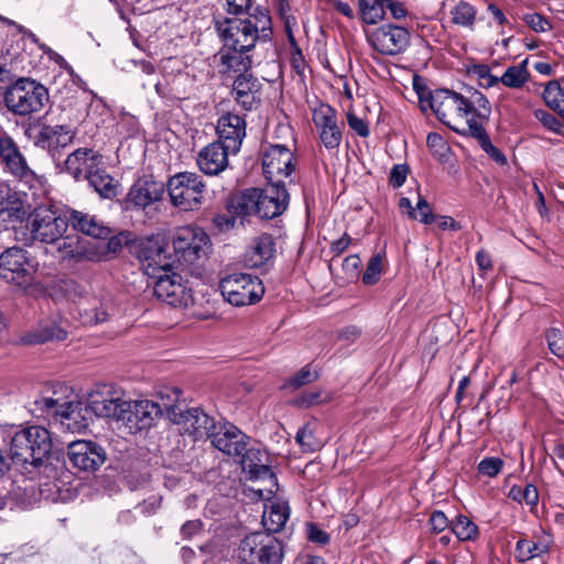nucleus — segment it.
<instances>
[{"mask_svg":"<svg viewBox=\"0 0 564 564\" xmlns=\"http://www.w3.org/2000/svg\"><path fill=\"white\" fill-rule=\"evenodd\" d=\"M473 73L477 76L481 87L490 88L499 84V77L492 75L487 65H475Z\"/></svg>","mask_w":564,"mask_h":564,"instance_id":"nucleus-56","label":"nucleus"},{"mask_svg":"<svg viewBox=\"0 0 564 564\" xmlns=\"http://www.w3.org/2000/svg\"><path fill=\"white\" fill-rule=\"evenodd\" d=\"M451 532L458 541H475L479 536V528L467 516L458 514L451 520Z\"/></svg>","mask_w":564,"mask_h":564,"instance_id":"nucleus-40","label":"nucleus"},{"mask_svg":"<svg viewBox=\"0 0 564 564\" xmlns=\"http://www.w3.org/2000/svg\"><path fill=\"white\" fill-rule=\"evenodd\" d=\"M171 420L182 425L184 434H188L195 441L202 438L212 440V434L217 430L215 420L198 408L183 410L178 405L169 406Z\"/></svg>","mask_w":564,"mask_h":564,"instance_id":"nucleus-15","label":"nucleus"},{"mask_svg":"<svg viewBox=\"0 0 564 564\" xmlns=\"http://www.w3.org/2000/svg\"><path fill=\"white\" fill-rule=\"evenodd\" d=\"M0 164L20 185L33 191L34 196L44 193L45 178L29 166L15 141L7 134L0 137Z\"/></svg>","mask_w":564,"mask_h":564,"instance_id":"nucleus-3","label":"nucleus"},{"mask_svg":"<svg viewBox=\"0 0 564 564\" xmlns=\"http://www.w3.org/2000/svg\"><path fill=\"white\" fill-rule=\"evenodd\" d=\"M155 280L153 292L159 300L174 307H187L193 303L192 288L181 274L172 271Z\"/></svg>","mask_w":564,"mask_h":564,"instance_id":"nucleus-16","label":"nucleus"},{"mask_svg":"<svg viewBox=\"0 0 564 564\" xmlns=\"http://www.w3.org/2000/svg\"><path fill=\"white\" fill-rule=\"evenodd\" d=\"M359 13L367 24H376L384 18L382 0H359Z\"/></svg>","mask_w":564,"mask_h":564,"instance_id":"nucleus-46","label":"nucleus"},{"mask_svg":"<svg viewBox=\"0 0 564 564\" xmlns=\"http://www.w3.org/2000/svg\"><path fill=\"white\" fill-rule=\"evenodd\" d=\"M252 48L221 46L215 55L219 73L223 75L247 74L252 66Z\"/></svg>","mask_w":564,"mask_h":564,"instance_id":"nucleus-24","label":"nucleus"},{"mask_svg":"<svg viewBox=\"0 0 564 564\" xmlns=\"http://www.w3.org/2000/svg\"><path fill=\"white\" fill-rule=\"evenodd\" d=\"M509 497L520 503L524 502L528 506L534 507L539 501V491L532 484H528L525 487L514 485L509 491Z\"/></svg>","mask_w":564,"mask_h":564,"instance_id":"nucleus-48","label":"nucleus"},{"mask_svg":"<svg viewBox=\"0 0 564 564\" xmlns=\"http://www.w3.org/2000/svg\"><path fill=\"white\" fill-rule=\"evenodd\" d=\"M489 122V118L480 120L478 123H474L470 128H467L468 133L466 137L474 138L478 141L480 148L498 164H507L506 155L491 143L490 137L486 130V126Z\"/></svg>","mask_w":564,"mask_h":564,"instance_id":"nucleus-36","label":"nucleus"},{"mask_svg":"<svg viewBox=\"0 0 564 564\" xmlns=\"http://www.w3.org/2000/svg\"><path fill=\"white\" fill-rule=\"evenodd\" d=\"M371 46L383 55H397L410 44V33L405 28L387 24L375 30L369 36Z\"/></svg>","mask_w":564,"mask_h":564,"instance_id":"nucleus-19","label":"nucleus"},{"mask_svg":"<svg viewBox=\"0 0 564 564\" xmlns=\"http://www.w3.org/2000/svg\"><path fill=\"white\" fill-rule=\"evenodd\" d=\"M36 269L22 248H8L0 254V276L9 283L25 288L33 281Z\"/></svg>","mask_w":564,"mask_h":564,"instance_id":"nucleus-14","label":"nucleus"},{"mask_svg":"<svg viewBox=\"0 0 564 564\" xmlns=\"http://www.w3.org/2000/svg\"><path fill=\"white\" fill-rule=\"evenodd\" d=\"M212 444L228 456H240L246 451L249 437L230 423H224L212 434Z\"/></svg>","mask_w":564,"mask_h":564,"instance_id":"nucleus-27","label":"nucleus"},{"mask_svg":"<svg viewBox=\"0 0 564 564\" xmlns=\"http://www.w3.org/2000/svg\"><path fill=\"white\" fill-rule=\"evenodd\" d=\"M171 204L182 212L200 209L205 199L206 184L194 172H180L171 176L166 184Z\"/></svg>","mask_w":564,"mask_h":564,"instance_id":"nucleus-8","label":"nucleus"},{"mask_svg":"<svg viewBox=\"0 0 564 564\" xmlns=\"http://www.w3.org/2000/svg\"><path fill=\"white\" fill-rule=\"evenodd\" d=\"M127 404L121 422L131 433L150 429L163 413L161 405L151 400H127Z\"/></svg>","mask_w":564,"mask_h":564,"instance_id":"nucleus-18","label":"nucleus"},{"mask_svg":"<svg viewBox=\"0 0 564 564\" xmlns=\"http://www.w3.org/2000/svg\"><path fill=\"white\" fill-rule=\"evenodd\" d=\"M262 169L268 183L289 185L293 183L296 159L285 144H269L262 154Z\"/></svg>","mask_w":564,"mask_h":564,"instance_id":"nucleus-10","label":"nucleus"},{"mask_svg":"<svg viewBox=\"0 0 564 564\" xmlns=\"http://www.w3.org/2000/svg\"><path fill=\"white\" fill-rule=\"evenodd\" d=\"M35 405L52 416L54 424L72 433L86 430L93 420L87 402L79 400L59 402L54 398H42L35 401Z\"/></svg>","mask_w":564,"mask_h":564,"instance_id":"nucleus-4","label":"nucleus"},{"mask_svg":"<svg viewBox=\"0 0 564 564\" xmlns=\"http://www.w3.org/2000/svg\"><path fill=\"white\" fill-rule=\"evenodd\" d=\"M296 443L303 452L313 453L321 449L324 445L323 441L315 435V424L306 423L299 429L295 435Z\"/></svg>","mask_w":564,"mask_h":564,"instance_id":"nucleus-43","label":"nucleus"},{"mask_svg":"<svg viewBox=\"0 0 564 564\" xmlns=\"http://www.w3.org/2000/svg\"><path fill=\"white\" fill-rule=\"evenodd\" d=\"M545 337L551 352L558 358H564V332L551 328L546 332Z\"/></svg>","mask_w":564,"mask_h":564,"instance_id":"nucleus-52","label":"nucleus"},{"mask_svg":"<svg viewBox=\"0 0 564 564\" xmlns=\"http://www.w3.org/2000/svg\"><path fill=\"white\" fill-rule=\"evenodd\" d=\"M216 131L218 140L227 144L232 154H236L246 137V121L238 115L227 112L219 117Z\"/></svg>","mask_w":564,"mask_h":564,"instance_id":"nucleus-28","label":"nucleus"},{"mask_svg":"<svg viewBox=\"0 0 564 564\" xmlns=\"http://www.w3.org/2000/svg\"><path fill=\"white\" fill-rule=\"evenodd\" d=\"M109 318V313L106 308L100 306L84 307L80 310V319L86 325H98L106 322Z\"/></svg>","mask_w":564,"mask_h":564,"instance_id":"nucleus-51","label":"nucleus"},{"mask_svg":"<svg viewBox=\"0 0 564 564\" xmlns=\"http://www.w3.org/2000/svg\"><path fill=\"white\" fill-rule=\"evenodd\" d=\"M275 254V242L271 235L262 234L252 239L243 256V263L248 268H268Z\"/></svg>","mask_w":564,"mask_h":564,"instance_id":"nucleus-31","label":"nucleus"},{"mask_svg":"<svg viewBox=\"0 0 564 564\" xmlns=\"http://www.w3.org/2000/svg\"><path fill=\"white\" fill-rule=\"evenodd\" d=\"M477 10L467 1H459L451 10V19L454 24L473 29L476 22Z\"/></svg>","mask_w":564,"mask_h":564,"instance_id":"nucleus-44","label":"nucleus"},{"mask_svg":"<svg viewBox=\"0 0 564 564\" xmlns=\"http://www.w3.org/2000/svg\"><path fill=\"white\" fill-rule=\"evenodd\" d=\"M409 166L406 164H395L392 166L389 174V184L393 188L401 187L408 177Z\"/></svg>","mask_w":564,"mask_h":564,"instance_id":"nucleus-58","label":"nucleus"},{"mask_svg":"<svg viewBox=\"0 0 564 564\" xmlns=\"http://www.w3.org/2000/svg\"><path fill=\"white\" fill-rule=\"evenodd\" d=\"M215 28L227 48H252L259 40V29L249 19L224 18L215 21Z\"/></svg>","mask_w":564,"mask_h":564,"instance_id":"nucleus-13","label":"nucleus"},{"mask_svg":"<svg viewBox=\"0 0 564 564\" xmlns=\"http://www.w3.org/2000/svg\"><path fill=\"white\" fill-rule=\"evenodd\" d=\"M543 99L547 107L557 111L564 120V88L557 80H551L546 84Z\"/></svg>","mask_w":564,"mask_h":564,"instance_id":"nucleus-45","label":"nucleus"},{"mask_svg":"<svg viewBox=\"0 0 564 564\" xmlns=\"http://www.w3.org/2000/svg\"><path fill=\"white\" fill-rule=\"evenodd\" d=\"M28 228L33 241L55 243L67 230V218L51 207H39L30 215Z\"/></svg>","mask_w":564,"mask_h":564,"instance_id":"nucleus-11","label":"nucleus"},{"mask_svg":"<svg viewBox=\"0 0 564 564\" xmlns=\"http://www.w3.org/2000/svg\"><path fill=\"white\" fill-rule=\"evenodd\" d=\"M145 273L158 279L159 275L173 271L175 260L167 253L166 249L159 243H148L140 250L139 256Z\"/></svg>","mask_w":564,"mask_h":564,"instance_id":"nucleus-26","label":"nucleus"},{"mask_svg":"<svg viewBox=\"0 0 564 564\" xmlns=\"http://www.w3.org/2000/svg\"><path fill=\"white\" fill-rule=\"evenodd\" d=\"M64 164L65 171L80 181L86 180L98 165H102V156L93 149L80 148L72 152Z\"/></svg>","mask_w":564,"mask_h":564,"instance_id":"nucleus-29","label":"nucleus"},{"mask_svg":"<svg viewBox=\"0 0 564 564\" xmlns=\"http://www.w3.org/2000/svg\"><path fill=\"white\" fill-rule=\"evenodd\" d=\"M25 204L17 192H0V218L3 221H21L26 216Z\"/></svg>","mask_w":564,"mask_h":564,"instance_id":"nucleus-37","label":"nucleus"},{"mask_svg":"<svg viewBox=\"0 0 564 564\" xmlns=\"http://www.w3.org/2000/svg\"><path fill=\"white\" fill-rule=\"evenodd\" d=\"M87 404L91 415L112 419L118 422H121L122 412H124L123 408H129L127 400L115 398L99 391L88 395Z\"/></svg>","mask_w":564,"mask_h":564,"instance_id":"nucleus-33","label":"nucleus"},{"mask_svg":"<svg viewBox=\"0 0 564 564\" xmlns=\"http://www.w3.org/2000/svg\"><path fill=\"white\" fill-rule=\"evenodd\" d=\"M523 21L534 32L542 33L551 30V22L540 13L533 12L524 14Z\"/></svg>","mask_w":564,"mask_h":564,"instance_id":"nucleus-55","label":"nucleus"},{"mask_svg":"<svg viewBox=\"0 0 564 564\" xmlns=\"http://www.w3.org/2000/svg\"><path fill=\"white\" fill-rule=\"evenodd\" d=\"M285 184L268 183L261 188L259 199V218L273 219L282 215L290 203V194Z\"/></svg>","mask_w":564,"mask_h":564,"instance_id":"nucleus-22","label":"nucleus"},{"mask_svg":"<svg viewBox=\"0 0 564 564\" xmlns=\"http://www.w3.org/2000/svg\"><path fill=\"white\" fill-rule=\"evenodd\" d=\"M223 297L235 306L251 305L264 294V286L258 276L247 273H232L220 280Z\"/></svg>","mask_w":564,"mask_h":564,"instance_id":"nucleus-9","label":"nucleus"},{"mask_svg":"<svg viewBox=\"0 0 564 564\" xmlns=\"http://www.w3.org/2000/svg\"><path fill=\"white\" fill-rule=\"evenodd\" d=\"M123 247L121 236L112 234L101 241L90 242L79 237H66L58 245V251L63 258L76 261L99 262L113 258Z\"/></svg>","mask_w":564,"mask_h":564,"instance_id":"nucleus-6","label":"nucleus"},{"mask_svg":"<svg viewBox=\"0 0 564 564\" xmlns=\"http://www.w3.org/2000/svg\"><path fill=\"white\" fill-rule=\"evenodd\" d=\"M462 95L449 89H435L427 99L420 95L422 104L427 102L435 117L454 132L466 137L467 128L490 118L491 106L487 97L475 89Z\"/></svg>","mask_w":564,"mask_h":564,"instance_id":"nucleus-1","label":"nucleus"},{"mask_svg":"<svg viewBox=\"0 0 564 564\" xmlns=\"http://www.w3.org/2000/svg\"><path fill=\"white\" fill-rule=\"evenodd\" d=\"M89 185L104 198H113L117 196V182L102 167L98 165L96 170L86 178Z\"/></svg>","mask_w":564,"mask_h":564,"instance_id":"nucleus-39","label":"nucleus"},{"mask_svg":"<svg viewBox=\"0 0 564 564\" xmlns=\"http://www.w3.org/2000/svg\"><path fill=\"white\" fill-rule=\"evenodd\" d=\"M224 9L230 14H242L247 12L251 6V0H223Z\"/></svg>","mask_w":564,"mask_h":564,"instance_id":"nucleus-62","label":"nucleus"},{"mask_svg":"<svg viewBox=\"0 0 564 564\" xmlns=\"http://www.w3.org/2000/svg\"><path fill=\"white\" fill-rule=\"evenodd\" d=\"M550 551V543L544 541L532 542L520 539L516 543V560L519 563L528 562Z\"/></svg>","mask_w":564,"mask_h":564,"instance_id":"nucleus-41","label":"nucleus"},{"mask_svg":"<svg viewBox=\"0 0 564 564\" xmlns=\"http://www.w3.org/2000/svg\"><path fill=\"white\" fill-rule=\"evenodd\" d=\"M426 145L434 156L443 158L448 151V147L443 137L436 132H430L426 137Z\"/></svg>","mask_w":564,"mask_h":564,"instance_id":"nucleus-53","label":"nucleus"},{"mask_svg":"<svg viewBox=\"0 0 564 564\" xmlns=\"http://www.w3.org/2000/svg\"><path fill=\"white\" fill-rule=\"evenodd\" d=\"M66 332L54 324H46L41 326L35 332L28 336V343L30 344H43L48 340H64L66 338Z\"/></svg>","mask_w":564,"mask_h":564,"instance_id":"nucleus-47","label":"nucleus"},{"mask_svg":"<svg viewBox=\"0 0 564 564\" xmlns=\"http://www.w3.org/2000/svg\"><path fill=\"white\" fill-rule=\"evenodd\" d=\"M503 466V460L499 457H485L479 464H478V471L481 475L488 476V477H496L501 468Z\"/></svg>","mask_w":564,"mask_h":564,"instance_id":"nucleus-54","label":"nucleus"},{"mask_svg":"<svg viewBox=\"0 0 564 564\" xmlns=\"http://www.w3.org/2000/svg\"><path fill=\"white\" fill-rule=\"evenodd\" d=\"M347 123L359 137L367 138L370 133L368 123L352 112L347 113Z\"/></svg>","mask_w":564,"mask_h":564,"instance_id":"nucleus-61","label":"nucleus"},{"mask_svg":"<svg viewBox=\"0 0 564 564\" xmlns=\"http://www.w3.org/2000/svg\"><path fill=\"white\" fill-rule=\"evenodd\" d=\"M317 376L311 371L310 366L303 367L299 370L294 377H292L289 381V386L293 388H299L304 384L313 382Z\"/></svg>","mask_w":564,"mask_h":564,"instance_id":"nucleus-60","label":"nucleus"},{"mask_svg":"<svg viewBox=\"0 0 564 564\" xmlns=\"http://www.w3.org/2000/svg\"><path fill=\"white\" fill-rule=\"evenodd\" d=\"M284 553L283 542L265 532L246 535L238 546V558L245 564H282Z\"/></svg>","mask_w":564,"mask_h":564,"instance_id":"nucleus-7","label":"nucleus"},{"mask_svg":"<svg viewBox=\"0 0 564 564\" xmlns=\"http://www.w3.org/2000/svg\"><path fill=\"white\" fill-rule=\"evenodd\" d=\"M51 449V433L43 426L33 425L19 430L11 437V459L21 465L40 466Z\"/></svg>","mask_w":564,"mask_h":564,"instance_id":"nucleus-2","label":"nucleus"},{"mask_svg":"<svg viewBox=\"0 0 564 564\" xmlns=\"http://www.w3.org/2000/svg\"><path fill=\"white\" fill-rule=\"evenodd\" d=\"M383 269V257L375 254L367 263L366 271L362 274V282L366 285H375L379 282Z\"/></svg>","mask_w":564,"mask_h":564,"instance_id":"nucleus-49","label":"nucleus"},{"mask_svg":"<svg viewBox=\"0 0 564 564\" xmlns=\"http://www.w3.org/2000/svg\"><path fill=\"white\" fill-rule=\"evenodd\" d=\"M533 115L546 129L558 135H564V122L561 119L543 109L534 110Z\"/></svg>","mask_w":564,"mask_h":564,"instance_id":"nucleus-50","label":"nucleus"},{"mask_svg":"<svg viewBox=\"0 0 564 564\" xmlns=\"http://www.w3.org/2000/svg\"><path fill=\"white\" fill-rule=\"evenodd\" d=\"M209 237L199 227L184 226L173 237V250L181 265H192L206 256Z\"/></svg>","mask_w":564,"mask_h":564,"instance_id":"nucleus-12","label":"nucleus"},{"mask_svg":"<svg viewBox=\"0 0 564 564\" xmlns=\"http://www.w3.org/2000/svg\"><path fill=\"white\" fill-rule=\"evenodd\" d=\"M66 218L67 227L72 226L74 230L98 240H105L112 234V229L96 215L76 209H69L67 212Z\"/></svg>","mask_w":564,"mask_h":564,"instance_id":"nucleus-30","label":"nucleus"},{"mask_svg":"<svg viewBox=\"0 0 564 564\" xmlns=\"http://www.w3.org/2000/svg\"><path fill=\"white\" fill-rule=\"evenodd\" d=\"M261 197V188H247L238 195L232 196L227 208L229 213L236 216H258L259 217V199Z\"/></svg>","mask_w":564,"mask_h":564,"instance_id":"nucleus-34","label":"nucleus"},{"mask_svg":"<svg viewBox=\"0 0 564 564\" xmlns=\"http://www.w3.org/2000/svg\"><path fill=\"white\" fill-rule=\"evenodd\" d=\"M74 129L67 123H43L36 135L35 144L53 156L59 149L68 147L75 138Z\"/></svg>","mask_w":564,"mask_h":564,"instance_id":"nucleus-23","label":"nucleus"},{"mask_svg":"<svg viewBox=\"0 0 564 564\" xmlns=\"http://www.w3.org/2000/svg\"><path fill=\"white\" fill-rule=\"evenodd\" d=\"M429 524L431 525L432 532L435 534L442 533L447 528L451 529V521L441 510H435L431 513Z\"/></svg>","mask_w":564,"mask_h":564,"instance_id":"nucleus-57","label":"nucleus"},{"mask_svg":"<svg viewBox=\"0 0 564 564\" xmlns=\"http://www.w3.org/2000/svg\"><path fill=\"white\" fill-rule=\"evenodd\" d=\"M529 78L528 59H524L517 65L509 66L502 76L499 77V83L508 88L518 89L521 88Z\"/></svg>","mask_w":564,"mask_h":564,"instance_id":"nucleus-42","label":"nucleus"},{"mask_svg":"<svg viewBox=\"0 0 564 564\" xmlns=\"http://www.w3.org/2000/svg\"><path fill=\"white\" fill-rule=\"evenodd\" d=\"M6 107L14 115L29 116L40 111L48 101L47 89L36 80L21 77L4 93Z\"/></svg>","mask_w":564,"mask_h":564,"instance_id":"nucleus-5","label":"nucleus"},{"mask_svg":"<svg viewBox=\"0 0 564 564\" xmlns=\"http://www.w3.org/2000/svg\"><path fill=\"white\" fill-rule=\"evenodd\" d=\"M203 530V522L198 519L186 521L180 530L181 535L185 540H191L198 535Z\"/></svg>","mask_w":564,"mask_h":564,"instance_id":"nucleus-63","label":"nucleus"},{"mask_svg":"<svg viewBox=\"0 0 564 564\" xmlns=\"http://www.w3.org/2000/svg\"><path fill=\"white\" fill-rule=\"evenodd\" d=\"M165 185L152 177L139 178L130 187L126 198V209H144L145 207L162 199Z\"/></svg>","mask_w":564,"mask_h":564,"instance_id":"nucleus-21","label":"nucleus"},{"mask_svg":"<svg viewBox=\"0 0 564 564\" xmlns=\"http://www.w3.org/2000/svg\"><path fill=\"white\" fill-rule=\"evenodd\" d=\"M307 534L311 542L325 545L329 542V534L319 529L317 525L310 523L307 524Z\"/></svg>","mask_w":564,"mask_h":564,"instance_id":"nucleus-64","label":"nucleus"},{"mask_svg":"<svg viewBox=\"0 0 564 564\" xmlns=\"http://www.w3.org/2000/svg\"><path fill=\"white\" fill-rule=\"evenodd\" d=\"M67 457L74 468L95 471L105 464L107 453L101 445L94 441L77 440L68 444Z\"/></svg>","mask_w":564,"mask_h":564,"instance_id":"nucleus-17","label":"nucleus"},{"mask_svg":"<svg viewBox=\"0 0 564 564\" xmlns=\"http://www.w3.org/2000/svg\"><path fill=\"white\" fill-rule=\"evenodd\" d=\"M232 154L230 148L219 140L204 147L197 155L196 162L199 170L206 175H218L229 164L228 156Z\"/></svg>","mask_w":564,"mask_h":564,"instance_id":"nucleus-25","label":"nucleus"},{"mask_svg":"<svg viewBox=\"0 0 564 564\" xmlns=\"http://www.w3.org/2000/svg\"><path fill=\"white\" fill-rule=\"evenodd\" d=\"M241 456L242 469L249 475L250 479H260L273 475L268 465V455L260 448H246Z\"/></svg>","mask_w":564,"mask_h":564,"instance_id":"nucleus-35","label":"nucleus"},{"mask_svg":"<svg viewBox=\"0 0 564 564\" xmlns=\"http://www.w3.org/2000/svg\"><path fill=\"white\" fill-rule=\"evenodd\" d=\"M312 118L323 145L327 150L338 149L343 132L338 124L337 111L327 104H321L314 108Z\"/></svg>","mask_w":564,"mask_h":564,"instance_id":"nucleus-20","label":"nucleus"},{"mask_svg":"<svg viewBox=\"0 0 564 564\" xmlns=\"http://www.w3.org/2000/svg\"><path fill=\"white\" fill-rule=\"evenodd\" d=\"M290 517V508L286 502H272L269 509L263 512L262 524L265 533L280 532Z\"/></svg>","mask_w":564,"mask_h":564,"instance_id":"nucleus-38","label":"nucleus"},{"mask_svg":"<svg viewBox=\"0 0 564 564\" xmlns=\"http://www.w3.org/2000/svg\"><path fill=\"white\" fill-rule=\"evenodd\" d=\"M261 84L251 74L238 75L234 80L231 95L245 110H252L261 102Z\"/></svg>","mask_w":564,"mask_h":564,"instance_id":"nucleus-32","label":"nucleus"},{"mask_svg":"<svg viewBox=\"0 0 564 564\" xmlns=\"http://www.w3.org/2000/svg\"><path fill=\"white\" fill-rule=\"evenodd\" d=\"M416 210L419 212V220L422 224L430 225L436 219L431 205L422 195H419L415 212Z\"/></svg>","mask_w":564,"mask_h":564,"instance_id":"nucleus-59","label":"nucleus"}]
</instances>
